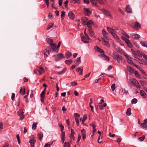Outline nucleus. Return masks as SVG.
Instances as JSON below:
<instances>
[{"label":"nucleus","instance_id":"nucleus-1","mask_svg":"<svg viewBox=\"0 0 147 147\" xmlns=\"http://www.w3.org/2000/svg\"><path fill=\"white\" fill-rule=\"evenodd\" d=\"M85 37L82 36L81 38V41L84 43H88L91 42V39L89 37L88 34H86Z\"/></svg>","mask_w":147,"mask_h":147},{"label":"nucleus","instance_id":"nucleus-2","mask_svg":"<svg viewBox=\"0 0 147 147\" xmlns=\"http://www.w3.org/2000/svg\"><path fill=\"white\" fill-rule=\"evenodd\" d=\"M63 54L62 53H59L57 55H54L53 57H55V60L56 61H58L64 58Z\"/></svg>","mask_w":147,"mask_h":147},{"label":"nucleus","instance_id":"nucleus-3","mask_svg":"<svg viewBox=\"0 0 147 147\" xmlns=\"http://www.w3.org/2000/svg\"><path fill=\"white\" fill-rule=\"evenodd\" d=\"M113 57L115 60L117 61L118 63H119L121 59V56L117 53H114L113 54Z\"/></svg>","mask_w":147,"mask_h":147},{"label":"nucleus","instance_id":"nucleus-4","mask_svg":"<svg viewBox=\"0 0 147 147\" xmlns=\"http://www.w3.org/2000/svg\"><path fill=\"white\" fill-rule=\"evenodd\" d=\"M132 27L133 28L136 30H138L141 28V26L140 23L136 21L135 22L134 24L132 25Z\"/></svg>","mask_w":147,"mask_h":147},{"label":"nucleus","instance_id":"nucleus-5","mask_svg":"<svg viewBox=\"0 0 147 147\" xmlns=\"http://www.w3.org/2000/svg\"><path fill=\"white\" fill-rule=\"evenodd\" d=\"M84 13L85 16H89L92 13L91 11L88 8H84Z\"/></svg>","mask_w":147,"mask_h":147},{"label":"nucleus","instance_id":"nucleus-6","mask_svg":"<svg viewBox=\"0 0 147 147\" xmlns=\"http://www.w3.org/2000/svg\"><path fill=\"white\" fill-rule=\"evenodd\" d=\"M130 35L132 38L136 40L139 39L140 38V35L137 34L131 33Z\"/></svg>","mask_w":147,"mask_h":147},{"label":"nucleus","instance_id":"nucleus-7","mask_svg":"<svg viewBox=\"0 0 147 147\" xmlns=\"http://www.w3.org/2000/svg\"><path fill=\"white\" fill-rule=\"evenodd\" d=\"M88 32V34L91 37L93 38H95L96 37L94 35V33L91 28H89Z\"/></svg>","mask_w":147,"mask_h":147},{"label":"nucleus","instance_id":"nucleus-8","mask_svg":"<svg viewBox=\"0 0 147 147\" xmlns=\"http://www.w3.org/2000/svg\"><path fill=\"white\" fill-rule=\"evenodd\" d=\"M101 11L104 13L105 15L106 16H111V15L110 12L107 10H106L104 8L101 9Z\"/></svg>","mask_w":147,"mask_h":147},{"label":"nucleus","instance_id":"nucleus-9","mask_svg":"<svg viewBox=\"0 0 147 147\" xmlns=\"http://www.w3.org/2000/svg\"><path fill=\"white\" fill-rule=\"evenodd\" d=\"M132 82L134 83L136 87L137 88H140L141 87L138 82L135 79L132 78Z\"/></svg>","mask_w":147,"mask_h":147},{"label":"nucleus","instance_id":"nucleus-10","mask_svg":"<svg viewBox=\"0 0 147 147\" xmlns=\"http://www.w3.org/2000/svg\"><path fill=\"white\" fill-rule=\"evenodd\" d=\"M102 33L103 36L106 39L109 40V34L104 29L102 30Z\"/></svg>","mask_w":147,"mask_h":147},{"label":"nucleus","instance_id":"nucleus-11","mask_svg":"<svg viewBox=\"0 0 147 147\" xmlns=\"http://www.w3.org/2000/svg\"><path fill=\"white\" fill-rule=\"evenodd\" d=\"M147 123V119H145L144 121V123H142L140 124V126L142 128H147V125L146 124Z\"/></svg>","mask_w":147,"mask_h":147},{"label":"nucleus","instance_id":"nucleus-12","mask_svg":"<svg viewBox=\"0 0 147 147\" xmlns=\"http://www.w3.org/2000/svg\"><path fill=\"white\" fill-rule=\"evenodd\" d=\"M68 14L69 18L70 20H73L74 18V15L72 11H69Z\"/></svg>","mask_w":147,"mask_h":147},{"label":"nucleus","instance_id":"nucleus-13","mask_svg":"<svg viewBox=\"0 0 147 147\" xmlns=\"http://www.w3.org/2000/svg\"><path fill=\"white\" fill-rule=\"evenodd\" d=\"M86 24L89 28H91L92 25H94V23L92 20H90L87 22Z\"/></svg>","mask_w":147,"mask_h":147},{"label":"nucleus","instance_id":"nucleus-14","mask_svg":"<svg viewBox=\"0 0 147 147\" xmlns=\"http://www.w3.org/2000/svg\"><path fill=\"white\" fill-rule=\"evenodd\" d=\"M126 11L129 13H132V9L129 5H127L126 7Z\"/></svg>","mask_w":147,"mask_h":147},{"label":"nucleus","instance_id":"nucleus-15","mask_svg":"<svg viewBox=\"0 0 147 147\" xmlns=\"http://www.w3.org/2000/svg\"><path fill=\"white\" fill-rule=\"evenodd\" d=\"M107 30L109 31V33L112 34L114 32H115V30L110 27H107Z\"/></svg>","mask_w":147,"mask_h":147},{"label":"nucleus","instance_id":"nucleus-16","mask_svg":"<svg viewBox=\"0 0 147 147\" xmlns=\"http://www.w3.org/2000/svg\"><path fill=\"white\" fill-rule=\"evenodd\" d=\"M82 135V136L83 140H84L86 138V132L84 129H82L81 130Z\"/></svg>","mask_w":147,"mask_h":147},{"label":"nucleus","instance_id":"nucleus-17","mask_svg":"<svg viewBox=\"0 0 147 147\" xmlns=\"http://www.w3.org/2000/svg\"><path fill=\"white\" fill-rule=\"evenodd\" d=\"M140 95L143 98H145L146 97V95L145 92L142 90H141L140 91Z\"/></svg>","mask_w":147,"mask_h":147},{"label":"nucleus","instance_id":"nucleus-18","mask_svg":"<svg viewBox=\"0 0 147 147\" xmlns=\"http://www.w3.org/2000/svg\"><path fill=\"white\" fill-rule=\"evenodd\" d=\"M94 49L96 51H98L100 53H104V51L100 49V48L97 46L95 47Z\"/></svg>","mask_w":147,"mask_h":147},{"label":"nucleus","instance_id":"nucleus-19","mask_svg":"<svg viewBox=\"0 0 147 147\" xmlns=\"http://www.w3.org/2000/svg\"><path fill=\"white\" fill-rule=\"evenodd\" d=\"M36 142V141L32 139L30 140L29 142L30 144L31 147H34V143Z\"/></svg>","mask_w":147,"mask_h":147},{"label":"nucleus","instance_id":"nucleus-20","mask_svg":"<svg viewBox=\"0 0 147 147\" xmlns=\"http://www.w3.org/2000/svg\"><path fill=\"white\" fill-rule=\"evenodd\" d=\"M81 20L83 22L84 24H86V23H87L86 22L88 20V19L87 18L84 17L82 18Z\"/></svg>","mask_w":147,"mask_h":147},{"label":"nucleus","instance_id":"nucleus-21","mask_svg":"<svg viewBox=\"0 0 147 147\" xmlns=\"http://www.w3.org/2000/svg\"><path fill=\"white\" fill-rule=\"evenodd\" d=\"M140 43L142 46L147 48V42L146 41H140Z\"/></svg>","mask_w":147,"mask_h":147},{"label":"nucleus","instance_id":"nucleus-22","mask_svg":"<svg viewBox=\"0 0 147 147\" xmlns=\"http://www.w3.org/2000/svg\"><path fill=\"white\" fill-rule=\"evenodd\" d=\"M72 55L71 53L70 52L68 51L66 54L65 55V57L67 59H68Z\"/></svg>","mask_w":147,"mask_h":147},{"label":"nucleus","instance_id":"nucleus-23","mask_svg":"<svg viewBox=\"0 0 147 147\" xmlns=\"http://www.w3.org/2000/svg\"><path fill=\"white\" fill-rule=\"evenodd\" d=\"M125 43L129 47L131 48L133 46L131 42L128 39L127 41H126Z\"/></svg>","mask_w":147,"mask_h":147},{"label":"nucleus","instance_id":"nucleus-24","mask_svg":"<svg viewBox=\"0 0 147 147\" xmlns=\"http://www.w3.org/2000/svg\"><path fill=\"white\" fill-rule=\"evenodd\" d=\"M71 132L70 137L71 139H74L75 138L74 137V135L75 134V132L73 129H71Z\"/></svg>","mask_w":147,"mask_h":147},{"label":"nucleus","instance_id":"nucleus-25","mask_svg":"<svg viewBox=\"0 0 147 147\" xmlns=\"http://www.w3.org/2000/svg\"><path fill=\"white\" fill-rule=\"evenodd\" d=\"M102 44L105 45L106 46L108 47H110V44L109 42L105 40H104V42H102Z\"/></svg>","mask_w":147,"mask_h":147},{"label":"nucleus","instance_id":"nucleus-26","mask_svg":"<svg viewBox=\"0 0 147 147\" xmlns=\"http://www.w3.org/2000/svg\"><path fill=\"white\" fill-rule=\"evenodd\" d=\"M37 135L39 140L40 141H41L43 137V134L41 132L39 133Z\"/></svg>","mask_w":147,"mask_h":147},{"label":"nucleus","instance_id":"nucleus-27","mask_svg":"<svg viewBox=\"0 0 147 147\" xmlns=\"http://www.w3.org/2000/svg\"><path fill=\"white\" fill-rule=\"evenodd\" d=\"M121 32L122 34L125 36L127 38H129V36L123 30H121Z\"/></svg>","mask_w":147,"mask_h":147},{"label":"nucleus","instance_id":"nucleus-28","mask_svg":"<svg viewBox=\"0 0 147 147\" xmlns=\"http://www.w3.org/2000/svg\"><path fill=\"white\" fill-rule=\"evenodd\" d=\"M134 74H135L137 78H138L139 79H141V78L140 77V74H139V72L138 71H135V72H134Z\"/></svg>","mask_w":147,"mask_h":147},{"label":"nucleus","instance_id":"nucleus-29","mask_svg":"<svg viewBox=\"0 0 147 147\" xmlns=\"http://www.w3.org/2000/svg\"><path fill=\"white\" fill-rule=\"evenodd\" d=\"M127 69L128 71L131 73H132L134 72V69L130 66H128L127 67Z\"/></svg>","mask_w":147,"mask_h":147},{"label":"nucleus","instance_id":"nucleus-30","mask_svg":"<svg viewBox=\"0 0 147 147\" xmlns=\"http://www.w3.org/2000/svg\"><path fill=\"white\" fill-rule=\"evenodd\" d=\"M66 70V68H65L62 71L58 72L57 73V74L58 75H61L64 74Z\"/></svg>","mask_w":147,"mask_h":147},{"label":"nucleus","instance_id":"nucleus-31","mask_svg":"<svg viewBox=\"0 0 147 147\" xmlns=\"http://www.w3.org/2000/svg\"><path fill=\"white\" fill-rule=\"evenodd\" d=\"M127 61L131 65H133V64H134V63L132 62L131 60V58L130 57L129 58L127 59Z\"/></svg>","mask_w":147,"mask_h":147},{"label":"nucleus","instance_id":"nucleus-32","mask_svg":"<svg viewBox=\"0 0 147 147\" xmlns=\"http://www.w3.org/2000/svg\"><path fill=\"white\" fill-rule=\"evenodd\" d=\"M53 25L54 24L53 23H51L49 24L47 26V30H48L51 29L53 27Z\"/></svg>","mask_w":147,"mask_h":147},{"label":"nucleus","instance_id":"nucleus-33","mask_svg":"<svg viewBox=\"0 0 147 147\" xmlns=\"http://www.w3.org/2000/svg\"><path fill=\"white\" fill-rule=\"evenodd\" d=\"M47 41L50 45L53 43V40L49 38H47L46 39Z\"/></svg>","mask_w":147,"mask_h":147},{"label":"nucleus","instance_id":"nucleus-34","mask_svg":"<svg viewBox=\"0 0 147 147\" xmlns=\"http://www.w3.org/2000/svg\"><path fill=\"white\" fill-rule=\"evenodd\" d=\"M126 114L127 115H130L131 114V109L130 108H128L126 113Z\"/></svg>","mask_w":147,"mask_h":147},{"label":"nucleus","instance_id":"nucleus-35","mask_svg":"<svg viewBox=\"0 0 147 147\" xmlns=\"http://www.w3.org/2000/svg\"><path fill=\"white\" fill-rule=\"evenodd\" d=\"M20 93L22 95L25 94V89L22 90V88H21L20 90Z\"/></svg>","mask_w":147,"mask_h":147},{"label":"nucleus","instance_id":"nucleus-36","mask_svg":"<svg viewBox=\"0 0 147 147\" xmlns=\"http://www.w3.org/2000/svg\"><path fill=\"white\" fill-rule=\"evenodd\" d=\"M72 62V60L70 59L68 60H66L65 61V63L67 65H69Z\"/></svg>","mask_w":147,"mask_h":147},{"label":"nucleus","instance_id":"nucleus-37","mask_svg":"<svg viewBox=\"0 0 147 147\" xmlns=\"http://www.w3.org/2000/svg\"><path fill=\"white\" fill-rule=\"evenodd\" d=\"M112 35L117 40H119V38L117 35L115 34V32H114L112 34Z\"/></svg>","mask_w":147,"mask_h":147},{"label":"nucleus","instance_id":"nucleus-38","mask_svg":"<svg viewBox=\"0 0 147 147\" xmlns=\"http://www.w3.org/2000/svg\"><path fill=\"white\" fill-rule=\"evenodd\" d=\"M91 3L92 4L94 5L96 7H97L98 6V4L96 2L95 0H94L93 1H91Z\"/></svg>","mask_w":147,"mask_h":147},{"label":"nucleus","instance_id":"nucleus-39","mask_svg":"<svg viewBox=\"0 0 147 147\" xmlns=\"http://www.w3.org/2000/svg\"><path fill=\"white\" fill-rule=\"evenodd\" d=\"M40 71L39 70H37L38 71L39 73V74L40 75L42 74V73H43L44 72V69L41 67H40Z\"/></svg>","mask_w":147,"mask_h":147},{"label":"nucleus","instance_id":"nucleus-40","mask_svg":"<svg viewBox=\"0 0 147 147\" xmlns=\"http://www.w3.org/2000/svg\"><path fill=\"white\" fill-rule=\"evenodd\" d=\"M23 113L24 112L22 110H20L18 111V115L19 116H20L22 115H23Z\"/></svg>","mask_w":147,"mask_h":147},{"label":"nucleus","instance_id":"nucleus-41","mask_svg":"<svg viewBox=\"0 0 147 147\" xmlns=\"http://www.w3.org/2000/svg\"><path fill=\"white\" fill-rule=\"evenodd\" d=\"M50 45L51 46V48L53 50V51L55 49L56 46L55 44L53 43L51 45Z\"/></svg>","mask_w":147,"mask_h":147},{"label":"nucleus","instance_id":"nucleus-42","mask_svg":"<svg viewBox=\"0 0 147 147\" xmlns=\"http://www.w3.org/2000/svg\"><path fill=\"white\" fill-rule=\"evenodd\" d=\"M76 62L77 63V64H80L81 62V57H80L78 58L76 60Z\"/></svg>","mask_w":147,"mask_h":147},{"label":"nucleus","instance_id":"nucleus-43","mask_svg":"<svg viewBox=\"0 0 147 147\" xmlns=\"http://www.w3.org/2000/svg\"><path fill=\"white\" fill-rule=\"evenodd\" d=\"M138 101L137 100L136 98H134L131 101V103L132 104H136Z\"/></svg>","mask_w":147,"mask_h":147},{"label":"nucleus","instance_id":"nucleus-44","mask_svg":"<svg viewBox=\"0 0 147 147\" xmlns=\"http://www.w3.org/2000/svg\"><path fill=\"white\" fill-rule=\"evenodd\" d=\"M64 129H61V131L62 132L61 135V138H65V132L63 131Z\"/></svg>","mask_w":147,"mask_h":147},{"label":"nucleus","instance_id":"nucleus-45","mask_svg":"<svg viewBox=\"0 0 147 147\" xmlns=\"http://www.w3.org/2000/svg\"><path fill=\"white\" fill-rule=\"evenodd\" d=\"M53 143V141H52L51 143L49 144V143H47L45 144L44 146V147H50V145H51Z\"/></svg>","mask_w":147,"mask_h":147},{"label":"nucleus","instance_id":"nucleus-46","mask_svg":"<svg viewBox=\"0 0 147 147\" xmlns=\"http://www.w3.org/2000/svg\"><path fill=\"white\" fill-rule=\"evenodd\" d=\"M17 140L18 142V144H20V136L19 134H17L16 136Z\"/></svg>","mask_w":147,"mask_h":147},{"label":"nucleus","instance_id":"nucleus-47","mask_svg":"<svg viewBox=\"0 0 147 147\" xmlns=\"http://www.w3.org/2000/svg\"><path fill=\"white\" fill-rule=\"evenodd\" d=\"M74 116L75 117V118H78L80 117V115L78 113H75L74 114Z\"/></svg>","mask_w":147,"mask_h":147},{"label":"nucleus","instance_id":"nucleus-48","mask_svg":"<svg viewBox=\"0 0 147 147\" xmlns=\"http://www.w3.org/2000/svg\"><path fill=\"white\" fill-rule=\"evenodd\" d=\"M37 124V123H33L32 124V129H36V125Z\"/></svg>","mask_w":147,"mask_h":147},{"label":"nucleus","instance_id":"nucleus-49","mask_svg":"<svg viewBox=\"0 0 147 147\" xmlns=\"http://www.w3.org/2000/svg\"><path fill=\"white\" fill-rule=\"evenodd\" d=\"M102 57L105 59L107 61H109V57L107 56L104 55H103Z\"/></svg>","mask_w":147,"mask_h":147},{"label":"nucleus","instance_id":"nucleus-50","mask_svg":"<svg viewBox=\"0 0 147 147\" xmlns=\"http://www.w3.org/2000/svg\"><path fill=\"white\" fill-rule=\"evenodd\" d=\"M115 84H113L112 85L111 88L112 90L113 91H114L115 90Z\"/></svg>","mask_w":147,"mask_h":147},{"label":"nucleus","instance_id":"nucleus-51","mask_svg":"<svg viewBox=\"0 0 147 147\" xmlns=\"http://www.w3.org/2000/svg\"><path fill=\"white\" fill-rule=\"evenodd\" d=\"M145 138V136L144 135L142 136V137L139 138L138 139L141 141H143Z\"/></svg>","mask_w":147,"mask_h":147},{"label":"nucleus","instance_id":"nucleus-52","mask_svg":"<svg viewBox=\"0 0 147 147\" xmlns=\"http://www.w3.org/2000/svg\"><path fill=\"white\" fill-rule=\"evenodd\" d=\"M66 123L68 127V128L69 129L70 127H69L70 125V122L69 119H67L66 120Z\"/></svg>","mask_w":147,"mask_h":147},{"label":"nucleus","instance_id":"nucleus-53","mask_svg":"<svg viewBox=\"0 0 147 147\" xmlns=\"http://www.w3.org/2000/svg\"><path fill=\"white\" fill-rule=\"evenodd\" d=\"M73 1L74 2V3H77L78 4H80V0H73Z\"/></svg>","mask_w":147,"mask_h":147},{"label":"nucleus","instance_id":"nucleus-54","mask_svg":"<svg viewBox=\"0 0 147 147\" xmlns=\"http://www.w3.org/2000/svg\"><path fill=\"white\" fill-rule=\"evenodd\" d=\"M97 1L98 3L100 4H104V2L102 0H96Z\"/></svg>","mask_w":147,"mask_h":147},{"label":"nucleus","instance_id":"nucleus-55","mask_svg":"<svg viewBox=\"0 0 147 147\" xmlns=\"http://www.w3.org/2000/svg\"><path fill=\"white\" fill-rule=\"evenodd\" d=\"M87 119V116L86 114L84 115L83 116V118L82 120H83V121H85Z\"/></svg>","mask_w":147,"mask_h":147},{"label":"nucleus","instance_id":"nucleus-56","mask_svg":"<svg viewBox=\"0 0 147 147\" xmlns=\"http://www.w3.org/2000/svg\"><path fill=\"white\" fill-rule=\"evenodd\" d=\"M71 86H74L75 85H77V83H76L75 82H72L70 83Z\"/></svg>","mask_w":147,"mask_h":147},{"label":"nucleus","instance_id":"nucleus-57","mask_svg":"<svg viewBox=\"0 0 147 147\" xmlns=\"http://www.w3.org/2000/svg\"><path fill=\"white\" fill-rule=\"evenodd\" d=\"M75 119L76 122V125L77 126H78L79 124V122L78 119V118H75Z\"/></svg>","mask_w":147,"mask_h":147},{"label":"nucleus","instance_id":"nucleus-58","mask_svg":"<svg viewBox=\"0 0 147 147\" xmlns=\"http://www.w3.org/2000/svg\"><path fill=\"white\" fill-rule=\"evenodd\" d=\"M68 0H67L65 1L64 3L65 7L67 8L68 6Z\"/></svg>","mask_w":147,"mask_h":147},{"label":"nucleus","instance_id":"nucleus-59","mask_svg":"<svg viewBox=\"0 0 147 147\" xmlns=\"http://www.w3.org/2000/svg\"><path fill=\"white\" fill-rule=\"evenodd\" d=\"M45 92L42 91L40 94V97H45L44 95H45Z\"/></svg>","mask_w":147,"mask_h":147},{"label":"nucleus","instance_id":"nucleus-60","mask_svg":"<svg viewBox=\"0 0 147 147\" xmlns=\"http://www.w3.org/2000/svg\"><path fill=\"white\" fill-rule=\"evenodd\" d=\"M121 39L122 40H124L125 42H126V41H127V40H128V39L125 38V37H124L123 36H122L121 37Z\"/></svg>","mask_w":147,"mask_h":147},{"label":"nucleus","instance_id":"nucleus-61","mask_svg":"<svg viewBox=\"0 0 147 147\" xmlns=\"http://www.w3.org/2000/svg\"><path fill=\"white\" fill-rule=\"evenodd\" d=\"M58 2L59 5L60 6H61L62 5L63 3V0H59Z\"/></svg>","mask_w":147,"mask_h":147},{"label":"nucleus","instance_id":"nucleus-62","mask_svg":"<svg viewBox=\"0 0 147 147\" xmlns=\"http://www.w3.org/2000/svg\"><path fill=\"white\" fill-rule=\"evenodd\" d=\"M84 2L86 4H88L89 3V0H84Z\"/></svg>","mask_w":147,"mask_h":147},{"label":"nucleus","instance_id":"nucleus-63","mask_svg":"<svg viewBox=\"0 0 147 147\" xmlns=\"http://www.w3.org/2000/svg\"><path fill=\"white\" fill-rule=\"evenodd\" d=\"M15 94L14 93H12L11 94V99L12 100H13L15 97Z\"/></svg>","mask_w":147,"mask_h":147},{"label":"nucleus","instance_id":"nucleus-64","mask_svg":"<svg viewBox=\"0 0 147 147\" xmlns=\"http://www.w3.org/2000/svg\"><path fill=\"white\" fill-rule=\"evenodd\" d=\"M61 17L62 18L63 17H64L65 16V12L63 11H62L61 12Z\"/></svg>","mask_w":147,"mask_h":147}]
</instances>
